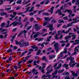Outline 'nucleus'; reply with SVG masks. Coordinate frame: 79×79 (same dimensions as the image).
<instances>
[{"label":"nucleus","instance_id":"nucleus-1","mask_svg":"<svg viewBox=\"0 0 79 79\" xmlns=\"http://www.w3.org/2000/svg\"><path fill=\"white\" fill-rule=\"evenodd\" d=\"M63 12L64 13L67 12L68 13H69V15L68 16V17H69V18H71V16H70L71 15L72 17H74V16H75V14H72V13H73V12L71 10L66 9Z\"/></svg>","mask_w":79,"mask_h":79},{"label":"nucleus","instance_id":"nucleus-2","mask_svg":"<svg viewBox=\"0 0 79 79\" xmlns=\"http://www.w3.org/2000/svg\"><path fill=\"white\" fill-rule=\"evenodd\" d=\"M20 45L22 47H27L28 46V44H26L23 40H22L20 41Z\"/></svg>","mask_w":79,"mask_h":79},{"label":"nucleus","instance_id":"nucleus-3","mask_svg":"<svg viewBox=\"0 0 79 79\" xmlns=\"http://www.w3.org/2000/svg\"><path fill=\"white\" fill-rule=\"evenodd\" d=\"M76 51H75V52L73 53V54H72V55L70 56V57H68L66 59L67 61H69V60H70V61H73L74 60V57L72 58V56H73L74 55H76Z\"/></svg>","mask_w":79,"mask_h":79},{"label":"nucleus","instance_id":"nucleus-4","mask_svg":"<svg viewBox=\"0 0 79 79\" xmlns=\"http://www.w3.org/2000/svg\"><path fill=\"white\" fill-rule=\"evenodd\" d=\"M12 25L13 26H16L17 25H23L22 23L19 22H13L12 23Z\"/></svg>","mask_w":79,"mask_h":79},{"label":"nucleus","instance_id":"nucleus-5","mask_svg":"<svg viewBox=\"0 0 79 79\" xmlns=\"http://www.w3.org/2000/svg\"><path fill=\"white\" fill-rule=\"evenodd\" d=\"M49 18H48V17L45 18V22L46 21V20H48ZM48 22H45V23H44L43 24V26H45L46 25H48Z\"/></svg>","mask_w":79,"mask_h":79},{"label":"nucleus","instance_id":"nucleus-6","mask_svg":"<svg viewBox=\"0 0 79 79\" xmlns=\"http://www.w3.org/2000/svg\"><path fill=\"white\" fill-rule=\"evenodd\" d=\"M58 35H56L55 36V37L56 40H58V39H61L63 37V35H61V36L60 37V38H58Z\"/></svg>","mask_w":79,"mask_h":79},{"label":"nucleus","instance_id":"nucleus-7","mask_svg":"<svg viewBox=\"0 0 79 79\" xmlns=\"http://www.w3.org/2000/svg\"><path fill=\"white\" fill-rule=\"evenodd\" d=\"M32 73H33V74H37L38 73L37 72V70H35V69H33Z\"/></svg>","mask_w":79,"mask_h":79},{"label":"nucleus","instance_id":"nucleus-8","mask_svg":"<svg viewBox=\"0 0 79 79\" xmlns=\"http://www.w3.org/2000/svg\"><path fill=\"white\" fill-rule=\"evenodd\" d=\"M71 73H72V74L73 75V76H78V75L77 74V73H75V72L73 71H71Z\"/></svg>","mask_w":79,"mask_h":79},{"label":"nucleus","instance_id":"nucleus-9","mask_svg":"<svg viewBox=\"0 0 79 79\" xmlns=\"http://www.w3.org/2000/svg\"><path fill=\"white\" fill-rule=\"evenodd\" d=\"M53 24H50V30L51 31H53V30H54L55 29L54 28H53Z\"/></svg>","mask_w":79,"mask_h":79},{"label":"nucleus","instance_id":"nucleus-10","mask_svg":"<svg viewBox=\"0 0 79 79\" xmlns=\"http://www.w3.org/2000/svg\"><path fill=\"white\" fill-rule=\"evenodd\" d=\"M54 8H55V7L52 6L50 9V13L51 14H52V13H53V9H54Z\"/></svg>","mask_w":79,"mask_h":79},{"label":"nucleus","instance_id":"nucleus-11","mask_svg":"<svg viewBox=\"0 0 79 79\" xmlns=\"http://www.w3.org/2000/svg\"><path fill=\"white\" fill-rule=\"evenodd\" d=\"M31 48H32L34 49H35V52H36L37 50L38 49V47H35V45L32 46H31Z\"/></svg>","mask_w":79,"mask_h":79},{"label":"nucleus","instance_id":"nucleus-12","mask_svg":"<svg viewBox=\"0 0 79 79\" xmlns=\"http://www.w3.org/2000/svg\"><path fill=\"white\" fill-rule=\"evenodd\" d=\"M66 40V41L62 40L61 41H60V43H61V44H63L64 43H65V42H66V43H68V42H69V40Z\"/></svg>","mask_w":79,"mask_h":79},{"label":"nucleus","instance_id":"nucleus-13","mask_svg":"<svg viewBox=\"0 0 79 79\" xmlns=\"http://www.w3.org/2000/svg\"><path fill=\"white\" fill-rule=\"evenodd\" d=\"M40 34V33L39 32H38L36 33L35 34L34 36H33V38H36L38 36V35H39Z\"/></svg>","mask_w":79,"mask_h":79},{"label":"nucleus","instance_id":"nucleus-14","mask_svg":"<svg viewBox=\"0 0 79 79\" xmlns=\"http://www.w3.org/2000/svg\"><path fill=\"white\" fill-rule=\"evenodd\" d=\"M62 66V65L61 63L59 64L58 65V66L55 68V69H60V68H61Z\"/></svg>","mask_w":79,"mask_h":79},{"label":"nucleus","instance_id":"nucleus-15","mask_svg":"<svg viewBox=\"0 0 79 79\" xmlns=\"http://www.w3.org/2000/svg\"><path fill=\"white\" fill-rule=\"evenodd\" d=\"M16 35H17V34H16L15 35H14V36H11V41L12 42H13V40H14V39H15V37H16Z\"/></svg>","mask_w":79,"mask_h":79},{"label":"nucleus","instance_id":"nucleus-16","mask_svg":"<svg viewBox=\"0 0 79 79\" xmlns=\"http://www.w3.org/2000/svg\"><path fill=\"white\" fill-rule=\"evenodd\" d=\"M75 43H73V45H76V44H79V40H75Z\"/></svg>","mask_w":79,"mask_h":79},{"label":"nucleus","instance_id":"nucleus-17","mask_svg":"<svg viewBox=\"0 0 79 79\" xmlns=\"http://www.w3.org/2000/svg\"><path fill=\"white\" fill-rule=\"evenodd\" d=\"M70 38H71V36L69 35L68 36H66L65 37L64 39H65V40H68V39Z\"/></svg>","mask_w":79,"mask_h":79},{"label":"nucleus","instance_id":"nucleus-18","mask_svg":"<svg viewBox=\"0 0 79 79\" xmlns=\"http://www.w3.org/2000/svg\"><path fill=\"white\" fill-rule=\"evenodd\" d=\"M26 0H25L24 1V2H23V5H26L27 3H29L30 2H31V1L30 0L26 2Z\"/></svg>","mask_w":79,"mask_h":79},{"label":"nucleus","instance_id":"nucleus-19","mask_svg":"<svg viewBox=\"0 0 79 79\" xmlns=\"http://www.w3.org/2000/svg\"><path fill=\"white\" fill-rule=\"evenodd\" d=\"M59 44L58 43H56L54 44V47L55 48H56L58 47Z\"/></svg>","mask_w":79,"mask_h":79},{"label":"nucleus","instance_id":"nucleus-20","mask_svg":"<svg viewBox=\"0 0 79 79\" xmlns=\"http://www.w3.org/2000/svg\"><path fill=\"white\" fill-rule=\"evenodd\" d=\"M12 58H13V57L12 56H10L9 59L6 61V63H8V62H9V61H11V59H12Z\"/></svg>","mask_w":79,"mask_h":79},{"label":"nucleus","instance_id":"nucleus-21","mask_svg":"<svg viewBox=\"0 0 79 79\" xmlns=\"http://www.w3.org/2000/svg\"><path fill=\"white\" fill-rule=\"evenodd\" d=\"M57 11H58V14L59 15H63V14L61 13V10L58 9L57 10Z\"/></svg>","mask_w":79,"mask_h":79},{"label":"nucleus","instance_id":"nucleus-22","mask_svg":"<svg viewBox=\"0 0 79 79\" xmlns=\"http://www.w3.org/2000/svg\"><path fill=\"white\" fill-rule=\"evenodd\" d=\"M0 15L1 16H4V15H6V12H1L0 13Z\"/></svg>","mask_w":79,"mask_h":79},{"label":"nucleus","instance_id":"nucleus-23","mask_svg":"<svg viewBox=\"0 0 79 79\" xmlns=\"http://www.w3.org/2000/svg\"><path fill=\"white\" fill-rule=\"evenodd\" d=\"M68 50V48H65L64 49V51L63 52V53H65V54H66L67 53V50Z\"/></svg>","mask_w":79,"mask_h":79},{"label":"nucleus","instance_id":"nucleus-24","mask_svg":"<svg viewBox=\"0 0 79 79\" xmlns=\"http://www.w3.org/2000/svg\"><path fill=\"white\" fill-rule=\"evenodd\" d=\"M7 26L5 27L6 28L8 27H10V21H8L7 22Z\"/></svg>","mask_w":79,"mask_h":79},{"label":"nucleus","instance_id":"nucleus-25","mask_svg":"<svg viewBox=\"0 0 79 79\" xmlns=\"http://www.w3.org/2000/svg\"><path fill=\"white\" fill-rule=\"evenodd\" d=\"M15 43H16V44L17 45H20V44H21V41H19V42H18V41L15 40Z\"/></svg>","mask_w":79,"mask_h":79},{"label":"nucleus","instance_id":"nucleus-26","mask_svg":"<svg viewBox=\"0 0 79 79\" xmlns=\"http://www.w3.org/2000/svg\"><path fill=\"white\" fill-rule=\"evenodd\" d=\"M55 56H56L55 55H52V56H50V59L51 60V59H52V58H55Z\"/></svg>","mask_w":79,"mask_h":79},{"label":"nucleus","instance_id":"nucleus-27","mask_svg":"<svg viewBox=\"0 0 79 79\" xmlns=\"http://www.w3.org/2000/svg\"><path fill=\"white\" fill-rule=\"evenodd\" d=\"M76 35H72V36L73 37L72 38V40H74V39H76Z\"/></svg>","mask_w":79,"mask_h":79},{"label":"nucleus","instance_id":"nucleus-28","mask_svg":"<svg viewBox=\"0 0 79 79\" xmlns=\"http://www.w3.org/2000/svg\"><path fill=\"white\" fill-rule=\"evenodd\" d=\"M68 66L69 65L67 64H65L63 65V66L64 68H67V67H68Z\"/></svg>","mask_w":79,"mask_h":79},{"label":"nucleus","instance_id":"nucleus-29","mask_svg":"<svg viewBox=\"0 0 79 79\" xmlns=\"http://www.w3.org/2000/svg\"><path fill=\"white\" fill-rule=\"evenodd\" d=\"M64 71V69H63L61 70H60L58 72V73L59 74L60 73H63V71Z\"/></svg>","mask_w":79,"mask_h":79},{"label":"nucleus","instance_id":"nucleus-30","mask_svg":"<svg viewBox=\"0 0 79 79\" xmlns=\"http://www.w3.org/2000/svg\"><path fill=\"white\" fill-rule=\"evenodd\" d=\"M58 73V70H56L54 73H52V75H56Z\"/></svg>","mask_w":79,"mask_h":79},{"label":"nucleus","instance_id":"nucleus-31","mask_svg":"<svg viewBox=\"0 0 79 79\" xmlns=\"http://www.w3.org/2000/svg\"><path fill=\"white\" fill-rule=\"evenodd\" d=\"M43 66H42V69H45V65H46V64H45L44 63H42V64Z\"/></svg>","mask_w":79,"mask_h":79},{"label":"nucleus","instance_id":"nucleus-32","mask_svg":"<svg viewBox=\"0 0 79 79\" xmlns=\"http://www.w3.org/2000/svg\"><path fill=\"white\" fill-rule=\"evenodd\" d=\"M77 64V63H75V64H72V65H70V67H71L72 68H73L74 66L76 65Z\"/></svg>","mask_w":79,"mask_h":79},{"label":"nucleus","instance_id":"nucleus-33","mask_svg":"<svg viewBox=\"0 0 79 79\" xmlns=\"http://www.w3.org/2000/svg\"><path fill=\"white\" fill-rule=\"evenodd\" d=\"M34 9V7H32L31 8L30 10H29V11L30 12H31V11H33Z\"/></svg>","mask_w":79,"mask_h":79},{"label":"nucleus","instance_id":"nucleus-34","mask_svg":"<svg viewBox=\"0 0 79 79\" xmlns=\"http://www.w3.org/2000/svg\"><path fill=\"white\" fill-rule=\"evenodd\" d=\"M51 22L52 23H57L56 20L54 19L52 20L51 21Z\"/></svg>","mask_w":79,"mask_h":79},{"label":"nucleus","instance_id":"nucleus-35","mask_svg":"<svg viewBox=\"0 0 79 79\" xmlns=\"http://www.w3.org/2000/svg\"><path fill=\"white\" fill-rule=\"evenodd\" d=\"M22 2V0H19L16 2V3H17L18 4H19L20 3H21Z\"/></svg>","mask_w":79,"mask_h":79},{"label":"nucleus","instance_id":"nucleus-36","mask_svg":"<svg viewBox=\"0 0 79 79\" xmlns=\"http://www.w3.org/2000/svg\"><path fill=\"white\" fill-rule=\"evenodd\" d=\"M5 23H2L0 25V26L1 27H4V26H5Z\"/></svg>","mask_w":79,"mask_h":79},{"label":"nucleus","instance_id":"nucleus-37","mask_svg":"<svg viewBox=\"0 0 79 79\" xmlns=\"http://www.w3.org/2000/svg\"><path fill=\"white\" fill-rule=\"evenodd\" d=\"M58 76L57 75H56V76H55V75H53V77H52V79H53V78H56V79H57V78H58Z\"/></svg>","mask_w":79,"mask_h":79},{"label":"nucleus","instance_id":"nucleus-38","mask_svg":"<svg viewBox=\"0 0 79 79\" xmlns=\"http://www.w3.org/2000/svg\"><path fill=\"white\" fill-rule=\"evenodd\" d=\"M30 8H31V7H27V8H26V10H27L26 11H25L24 12V13H26V12H27V11H28V10H29V9H30Z\"/></svg>","mask_w":79,"mask_h":79},{"label":"nucleus","instance_id":"nucleus-39","mask_svg":"<svg viewBox=\"0 0 79 79\" xmlns=\"http://www.w3.org/2000/svg\"><path fill=\"white\" fill-rule=\"evenodd\" d=\"M46 59V57L45 56L43 57L42 58V60H45V61H47V60Z\"/></svg>","mask_w":79,"mask_h":79},{"label":"nucleus","instance_id":"nucleus-40","mask_svg":"<svg viewBox=\"0 0 79 79\" xmlns=\"http://www.w3.org/2000/svg\"><path fill=\"white\" fill-rule=\"evenodd\" d=\"M59 64V62L56 63L53 66V68H55V67H56L57 66V64Z\"/></svg>","mask_w":79,"mask_h":79},{"label":"nucleus","instance_id":"nucleus-41","mask_svg":"<svg viewBox=\"0 0 79 79\" xmlns=\"http://www.w3.org/2000/svg\"><path fill=\"white\" fill-rule=\"evenodd\" d=\"M72 26L73 25L71 24V23H70L68 24H67V27H70V26Z\"/></svg>","mask_w":79,"mask_h":79},{"label":"nucleus","instance_id":"nucleus-42","mask_svg":"<svg viewBox=\"0 0 79 79\" xmlns=\"http://www.w3.org/2000/svg\"><path fill=\"white\" fill-rule=\"evenodd\" d=\"M6 1L7 2H10V3H12V2H13L14 0H6Z\"/></svg>","mask_w":79,"mask_h":79},{"label":"nucleus","instance_id":"nucleus-43","mask_svg":"<svg viewBox=\"0 0 79 79\" xmlns=\"http://www.w3.org/2000/svg\"><path fill=\"white\" fill-rule=\"evenodd\" d=\"M41 52V51L40 50H39L38 51V52L36 54V55H38L39 54V53H40Z\"/></svg>","mask_w":79,"mask_h":79},{"label":"nucleus","instance_id":"nucleus-44","mask_svg":"<svg viewBox=\"0 0 79 79\" xmlns=\"http://www.w3.org/2000/svg\"><path fill=\"white\" fill-rule=\"evenodd\" d=\"M43 15H49V14H48V13H46L45 12H44L43 13Z\"/></svg>","mask_w":79,"mask_h":79},{"label":"nucleus","instance_id":"nucleus-45","mask_svg":"<svg viewBox=\"0 0 79 79\" xmlns=\"http://www.w3.org/2000/svg\"><path fill=\"white\" fill-rule=\"evenodd\" d=\"M63 19L64 20H68V17H64L63 18Z\"/></svg>","mask_w":79,"mask_h":79},{"label":"nucleus","instance_id":"nucleus-46","mask_svg":"<svg viewBox=\"0 0 79 79\" xmlns=\"http://www.w3.org/2000/svg\"><path fill=\"white\" fill-rule=\"evenodd\" d=\"M23 32V31H21L20 33L18 35V37H19L21 34H22Z\"/></svg>","mask_w":79,"mask_h":79},{"label":"nucleus","instance_id":"nucleus-47","mask_svg":"<svg viewBox=\"0 0 79 79\" xmlns=\"http://www.w3.org/2000/svg\"><path fill=\"white\" fill-rule=\"evenodd\" d=\"M27 51H25V52L22 54L21 55V56H23V55H24V54H26V53H27Z\"/></svg>","mask_w":79,"mask_h":79},{"label":"nucleus","instance_id":"nucleus-48","mask_svg":"<svg viewBox=\"0 0 79 79\" xmlns=\"http://www.w3.org/2000/svg\"><path fill=\"white\" fill-rule=\"evenodd\" d=\"M24 13V12H22V13L19 12L17 13L18 15H22V14H23Z\"/></svg>","mask_w":79,"mask_h":79},{"label":"nucleus","instance_id":"nucleus-49","mask_svg":"<svg viewBox=\"0 0 79 79\" xmlns=\"http://www.w3.org/2000/svg\"><path fill=\"white\" fill-rule=\"evenodd\" d=\"M71 62H70L69 64V66H70V65H71V64L72 63H75V61H71Z\"/></svg>","mask_w":79,"mask_h":79},{"label":"nucleus","instance_id":"nucleus-50","mask_svg":"<svg viewBox=\"0 0 79 79\" xmlns=\"http://www.w3.org/2000/svg\"><path fill=\"white\" fill-rule=\"evenodd\" d=\"M43 39H44V38H41L38 40V41L39 42L40 41H41V40H42Z\"/></svg>","mask_w":79,"mask_h":79},{"label":"nucleus","instance_id":"nucleus-51","mask_svg":"<svg viewBox=\"0 0 79 79\" xmlns=\"http://www.w3.org/2000/svg\"><path fill=\"white\" fill-rule=\"evenodd\" d=\"M44 71H45V69H42L41 70V72L44 73Z\"/></svg>","mask_w":79,"mask_h":79},{"label":"nucleus","instance_id":"nucleus-52","mask_svg":"<svg viewBox=\"0 0 79 79\" xmlns=\"http://www.w3.org/2000/svg\"><path fill=\"white\" fill-rule=\"evenodd\" d=\"M32 61H33V60H30L28 61V63L30 64V63H31Z\"/></svg>","mask_w":79,"mask_h":79},{"label":"nucleus","instance_id":"nucleus-53","mask_svg":"<svg viewBox=\"0 0 79 79\" xmlns=\"http://www.w3.org/2000/svg\"><path fill=\"white\" fill-rule=\"evenodd\" d=\"M0 2L1 3H0V5H2V4L3 3V0H1Z\"/></svg>","mask_w":79,"mask_h":79},{"label":"nucleus","instance_id":"nucleus-54","mask_svg":"<svg viewBox=\"0 0 79 79\" xmlns=\"http://www.w3.org/2000/svg\"><path fill=\"white\" fill-rule=\"evenodd\" d=\"M10 17H11V18H12H12H14L15 17V16H13V15H10Z\"/></svg>","mask_w":79,"mask_h":79},{"label":"nucleus","instance_id":"nucleus-55","mask_svg":"<svg viewBox=\"0 0 79 79\" xmlns=\"http://www.w3.org/2000/svg\"><path fill=\"white\" fill-rule=\"evenodd\" d=\"M33 64H34V65L35 66V65H36V60H35L34 61V62L33 63Z\"/></svg>","mask_w":79,"mask_h":79},{"label":"nucleus","instance_id":"nucleus-56","mask_svg":"<svg viewBox=\"0 0 79 79\" xmlns=\"http://www.w3.org/2000/svg\"><path fill=\"white\" fill-rule=\"evenodd\" d=\"M34 21V18L33 17H32L30 19V21Z\"/></svg>","mask_w":79,"mask_h":79},{"label":"nucleus","instance_id":"nucleus-57","mask_svg":"<svg viewBox=\"0 0 79 79\" xmlns=\"http://www.w3.org/2000/svg\"><path fill=\"white\" fill-rule=\"evenodd\" d=\"M16 30H17V28H16L13 29V32H15L16 31Z\"/></svg>","mask_w":79,"mask_h":79},{"label":"nucleus","instance_id":"nucleus-58","mask_svg":"<svg viewBox=\"0 0 79 79\" xmlns=\"http://www.w3.org/2000/svg\"><path fill=\"white\" fill-rule=\"evenodd\" d=\"M44 44H45V43H44L42 44L41 45V46L42 47V48H43V47H44Z\"/></svg>","mask_w":79,"mask_h":79},{"label":"nucleus","instance_id":"nucleus-59","mask_svg":"<svg viewBox=\"0 0 79 79\" xmlns=\"http://www.w3.org/2000/svg\"><path fill=\"white\" fill-rule=\"evenodd\" d=\"M47 52H48L50 51V48H48L46 49Z\"/></svg>","mask_w":79,"mask_h":79},{"label":"nucleus","instance_id":"nucleus-60","mask_svg":"<svg viewBox=\"0 0 79 79\" xmlns=\"http://www.w3.org/2000/svg\"><path fill=\"white\" fill-rule=\"evenodd\" d=\"M72 2L73 3V4H74L75 2H76V0H73L72 1Z\"/></svg>","mask_w":79,"mask_h":79},{"label":"nucleus","instance_id":"nucleus-61","mask_svg":"<svg viewBox=\"0 0 79 79\" xmlns=\"http://www.w3.org/2000/svg\"><path fill=\"white\" fill-rule=\"evenodd\" d=\"M61 21H62V19H59L58 20V22L59 23H61Z\"/></svg>","mask_w":79,"mask_h":79},{"label":"nucleus","instance_id":"nucleus-62","mask_svg":"<svg viewBox=\"0 0 79 79\" xmlns=\"http://www.w3.org/2000/svg\"><path fill=\"white\" fill-rule=\"evenodd\" d=\"M63 28H68L67 26H66L65 25H64L63 27Z\"/></svg>","mask_w":79,"mask_h":79},{"label":"nucleus","instance_id":"nucleus-63","mask_svg":"<svg viewBox=\"0 0 79 79\" xmlns=\"http://www.w3.org/2000/svg\"><path fill=\"white\" fill-rule=\"evenodd\" d=\"M44 3H45V2L44 1H42L40 3V5H43V4H44Z\"/></svg>","mask_w":79,"mask_h":79},{"label":"nucleus","instance_id":"nucleus-64","mask_svg":"<svg viewBox=\"0 0 79 79\" xmlns=\"http://www.w3.org/2000/svg\"><path fill=\"white\" fill-rule=\"evenodd\" d=\"M69 79V77L68 76H67L65 77V79Z\"/></svg>","mask_w":79,"mask_h":79}]
</instances>
